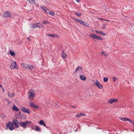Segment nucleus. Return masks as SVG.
<instances>
[{"label":"nucleus","instance_id":"obj_1","mask_svg":"<svg viewBox=\"0 0 134 134\" xmlns=\"http://www.w3.org/2000/svg\"><path fill=\"white\" fill-rule=\"evenodd\" d=\"M34 90L33 89H31L29 90L28 92V97L30 100H33L35 97V94L34 93Z\"/></svg>","mask_w":134,"mask_h":134},{"label":"nucleus","instance_id":"obj_2","mask_svg":"<svg viewBox=\"0 0 134 134\" xmlns=\"http://www.w3.org/2000/svg\"><path fill=\"white\" fill-rule=\"evenodd\" d=\"M30 27L31 28L35 29L37 27L38 28H41L42 27V25L40 24V23H34L31 24Z\"/></svg>","mask_w":134,"mask_h":134},{"label":"nucleus","instance_id":"obj_3","mask_svg":"<svg viewBox=\"0 0 134 134\" xmlns=\"http://www.w3.org/2000/svg\"><path fill=\"white\" fill-rule=\"evenodd\" d=\"M6 127L8 128L10 130H12L14 129L13 124L12 122H8L6 124Z\"/></svg>","mask_w":134,"mask_h":134},{"label":"nucleus","instance_id":"obj_4","mask_svg":"<svg viewBox=\"0 0 134 134\" xmlns=\"http://www.w3.org/2000/svg\"><path fill=\"white\" fill-rule=\"evenodd\" d=\"M90 36L92 38L99 40H102V38L101 37L98 36L93 34H91L90 35Z\"/></svg>","mask_w":134,"mask_h":134},{"label":"nucleus","instance_id":"obj_5","mask_svg":"<svg viewBox=\"0 0 134 134\" xmlns=\"http://www.w3.org/2000/svg\"><path fill=\"white\" fill-rule=\"evenodd\" d=\"M31 122H29L27 121H26L24 122H20L19 124L20 126L23 127L24 128H26V127L27 125L29 123H31Z\"/></svg>","mask_w":134,"mask_h":134},{"label":"nucleus","instance_id":"obj_6","mask_svg":"<svg viewBox=\"0 0 134 134\" xmlns=\"http://www.w3.org/2000/svg\"><path fill=\"white\" fill-rule=\"evenodd\" d=\"M94 84L98 88L100 89H102L103 88V86L100 84L97 80H96V82Z\"/></svg>","mask_w":134,"mask_h":134},{"label":"nucleus","instance_id":"obj_7","mask_svg":"<svg viewBox=\"0 0 134 134\" xmlns=\"http://www.w3.org/2000/svg\"><path fill=\"white\" fill-rule=\"evenodd\" d=\"M10 68L11 69H17L16 63V62H13L10 65Z\"/></svg>","mask_w":134,"mask_h":134},{"label":"nucleus","instance_id":"obj_8","mask_svg":"<svg viewBox=\"0 0 134 134\" xmlns=\"http://www.w3.org/2000/svg\"><path fill=\"white\" fill-rule=\"evenodd\" d=\"M13 122L14 125L16 127H19V123L18 120H17L13 119Z\"/></svg>","mask_w":134,"mask_h":134},{"label":"nucleus","instance_id":"obj_9","mask_svg":"<svg viewBox=\"0 0 134 134\" xmlns=\"http://www.w3.org/2000/svg\"><path fill=\"white\" fill-rule=\"evenodd\" d=\"M29 104L30 105L31 107H33L34 108H39V107L37 105L34 104V102H31Z\"/></svg>","mask_w":134,"mask_h":134},{"label":"nucleus","instance_id":"obj_10","mask_svg":"<svg viewBox=\"0 0 134 134\" xmlns=\"http://www.w3.org/2000/svg\"><path fill=\"white\" fill-rule=\"evenodd\" d=\"M5 18L9 17L11 15V13L7 11L4 13L3 14Z\"/></svg>","mask_w":134,"mask_h":134},{"label":"nucleus","instance_id":"obj_11","mask_svg":"<svg viewBox=\"0 0 134 134\" xmlns=\"http://www.w3.org/2000/svg\"><path fill=\"white\" fill-rule=\"evenodd\" d=\"M82 67L80 66H79L76 68L75 69V71L74 72H81L82 71Z\"/></svg>","mask_w":134,"mask_h":134},{"label":"nucleus","instance_id":"obj_12","mask_svg":"<svg viewBox=\"0 0 134 134\" xmlns=\"http://www.w3.org/2000/svg\"><path fill=\"white\" fill-rule=\"evenodd\" d=\"M21 110L22 111L25 113H26L29 114L30 112L29 110L27 109L26 108H21Z\"/></svg>","mask_w":134,"mask_h":134},{"label":"nucleus","instance_id":"obj_13","mask_svg":"<svg viewBox=\"0 0 134 134\" xmlns=\"http://www.w3.org/2000/svg\"><path fill=\"white\" fill-rule=\"evenodd\" d=\"M86 115L85 113H80L76 114V116L77 118H79L81 116H85Z\"/></svg>","mask_w":134,"mask_h":134},{"label":"nucleus","instance_id":"obj_14","mask_svg":"<svg viewBox=\"0 0 134 134\" xmlns=\"http://www.w3.org/2000/svg\"><path fill=\"white\" fill-rule=\"evenodd\" d=\"M38 124L40 125H43L46 127H47L44 121L43 120H41L40 121L38 122Z\"/></svg>","mask_w":134,"mask_h":134},{"label":"nucleus","instance_id":"obj_15","mask_svg":"<svg viewBox=\"0 0 134 134\" xmlns=\"http://www.w3.org/2000/svg\"><path fill=\"white\" fill-rule=\"evenodd\" d=\"M117 100L116 99H111L108 102V103H112L114 102H116Z\"/></svg>","mask_w":134,"mask_h":134},{"label":"nucleus","instance_id":"obj_16","mask_svg":"<svg viewBox=\"0 0 134 134\" xmlns=\"http://www.w3.org/2000/svg\"><path fill=\"white\" fill-rule=\"evenodd\" d=\"M62 57L64 58H66L67 57L66 53L64 52L63 51L62 52Z\"/></svg>","mask_w":134,"mask_h":134},{"label":"nucleus","instance_id":"obj_17","mask_svg":"<svg viewBox=\"0 0 134 134\" xmlns=\"http://www.w3.org/2000/svg\"><path fill=\"white\" fill-rule=\"evenodd\" d=\"M74 20L76 22L79 21L80 24H81L83 23H84V21L81 20H79L77 19H74Z\"/></svg>","mask_w":134,"mask_h":134},{"label":"nucleus","instance_id":"obj_18","mask_svg":"<svg viewBox=\"0 0 134 134\" xmlns=\"http://www.w3.org/2000/svg\"><path fill=\"white\" fill-rule=\"evenodd\" d=\"M80 78L81 80H86V77L85 76L82 75H80Z\"/></svg>","mask_w":134,"mask_h":134},{"label":"nucleus","instance_id":"obj_19","mask_svg":"<svg viewBox=\"0 0 134 134\" xmlns=\"http://www.w3.org/2000/svg\"><path fill=\"white\" fill-rule=\"evenodd\" d=\"M101 53L103 55H104L105 57H108V53H106L104 52H101Z\"/></svg>","mask_w":134,"mask_h":134},{"label":"nucleus","instance_id":"obj_20","mask_svg":"<svg viewBox=\"0 0 134 134\" xmlns=\"http://www.w3.org/2000/svg\"><path fill=\"white\" fill-rule=\"evenodd\" d=\"M10 53L11 55L13 57L15 55V53L14 52L12 51H10Z\"/></svg>","mask_w":134,"mask_h":134},{"label":"nucleus","instance_id":"obj_21","mask_svg":"<svg viewBox=\"0 0 134 134\" xmlns=\"http://www.w3.org/2000/svg\"><path fill=\"white\" fill-rule=\"evenodd\" d=\"M119 119L121 120H123L124 121H127L128 118H126L120 117Z\"/></svg>","mask_w":134,"mask_h":134},{"label":"nucleus","instance_id":"obj_22","mask_svg":"<svg viewBox=\"0 0 134 134\" xmlns=\"http://www.w3.org/2000/svg\"><path fill=\"white\" fill-rule=\"evenodd\" d=\"M13 109L14 110L17 111H18L19 110V109L16 106H14L13 107Z\"/></svg>","mask_w":134,"mask_h":134},{"label":"nucleus","instance_id":"obj_23","mask_svg":"<svg viewBox=\"0 0 134 134\" xmlns=\"http://www.w3.org/2000/svg\"><path fill=\"white\" fill-rule=\"evenodd\" d=\"M36 129H35V131H39L40 130V127L38 126H36Z\"/></svg>","mask_w":134,"mask_h":134},{"label":"nucleus","instance_id":"obj_24","mask_svg":"<svg viewBox=\"0 0 134 134\" xmlns=\"http://www.w3.org/2000/svg\"><path fill=\"white\" fill-rule=\"evenodd\" d=\"M41 8L44 10L45 12L46 10V9L47 8L46 7H45L44 6H41Z\"/></svg>","mask_w":134,"mask_h":134},{"label":"nucleus","instance_id":"obj_25","mask_svg":"<svg viewBox=\"0 0 134 134\" xmlns=\"http://www.w3.org/2000/svg\"><path fill=\"white\" fill-rule=\"evenodd\" d=\"M48 36H51L53 37H54L57 36V35L53 34H50L48 35Z\"/></svg>","mask_w":134,"mask_h":134},{"label":"nucleus","instance_id":"obj_26","mask_svg":"<svg viewBox=\"0 0 134 134\" xmlns=\"http://www.w3.org/2000/svg\"><path fill=\"white\" fill-rule=\"evenodd\" d=\"M9 92H8V95L9 97H12L14 96V93H13V94H11L10 93H9Z\"/></svg>","mask_w":134,"mask_h":134},{"label":"nucleus","instance_id":"obj_27","mask_svg":"<svg viewBox=\"0 0 134 134\" xmlns=\"http://www.w3.org/2000/svg\"><path fill=\"white\" fill-rule=\"evenodd\" d=\"M74 14L77 16H79L81 14V13L79 12H76Z\"/></svg>","mask_w":134,"mask_h":134},{"label":"nucleus","instance_id":"obj_28","mask_svg":"<svg viewBox=\"0 0 134 134\" xmlns=\"http://www.w3.org/2000/svg\"><path fill=\"white\" fill-rule=\"evenodd\" d=\"M34 68V66L32 65H30L29 66L28 69H29L30 70H31Z\"/></svg>","mask_w":134,"mask_h":134},{"label":"nucleus","instance_id":"obj_29","mask_svg":"<svg viewBox=\"0 0 134 134\" xmlns=\"http://www.w3.org/2000/svg\"><path fill=\"white\" fill-rule=\"evenodd\" d=\"M49 14L53 16H54L55 15V14L54 12H52L51 11Z\"/></svg>","mask_w":134,"mask_h":134},{"label":"nucleus","instance_id":"obj_30","mask_svg":"<svg viewBox=\"0 0 134 134\" xmlns=\"http://www.w3.org/2000/svg\"><path fill=\"white\" fill-rule=\"evenodd\" d=\"M117 80V79L116 77H113V81L114 82H115Z\"/></svg>","mask_w":134,"mask_h":134},{"label":"nucleus","instance_id":"obj_31","mask_svg":"<svg viewBox=\"0 0 134 134\" xmlns=\"http://www.w3.org/2000/svg\"><path fill=\"white\" fill-rule=\"evenodd\" d=\"M51 11L49 10L47 8L45 12H46L47 13L49 14Z\"/></svg>","mask_w":134,"mask_h":134},{"label":"nucleus","instance_id":"obj_32","mask_svg":"<svg viewBox=\"0 0 134 134\" xmlns=\"http://www.w3.org/2000/svg\"><path fill=\"white\" fill-rule=\"evenodd\" d=\"M42 23L44 25H46L48 23V22L46 21H44L42 22Z\"/></svg>","mask_w":134,"mask_h":134},{"label":"nucleus","instance_id":"obj_33","mask_svg":"<svg viewBox=\"0 0 134 134\" xmlns=\"http://www.w3.org/2000/svg\"><path fill=\"white\" fill-rule=\"evenodd\" d=\"M108 80V78L107 77H104L103 79V81L104 82H107Z\"/></svg>","mask_w":134,"mask_h":134},{"label":"nucleus","instance_id":"obj_34","mask_svg":"<svg viewBox=\"0 0 134 134\" xmlns=\"http://www.w3.org/2000/svg\"><path fill=\"white\" fill-rule=\"evenodd\" d=\"M1 117L2 118H5V115L3 114H2L1 115Z\"/></svg>","mask_w":134,"mask_h":134},{"label":"nucleus","instance_id":"obj_35","mask_svg":"<svg viewBox=\"0 0 134 134\" xmlns=\"http://www.w3.org/2000/svg\"><path fill=\"white\" fill-rule=\"evenodd\" d=\"M29 65L27 64H25L24 68L26 69H28Z\"/></svg>","mask_w":134,"mask_h":134},{"label":"nucleus","instance_id":"obj_36","mask_svg":"<svg viewBox=\"0 0 134 134\" xmlns=\"http://www.w3.org/2000/svg\"><path fill=\"white\" fill-rule=\"evenodd\" d=\"M100 33L101 34H102V35H103L106 36V34L104 32H103V31H101V32H100Z\"/></svg>","mask_w":134,"mask_h":134},{"label":"nucleus","instance_id":"obj_37","mask_svg":"<svg viewBox=\"0 0 134 134\" xmlns=\"http://www.w3.org/2000/svg\"><path fill=\"white\" fill-rule=\"evenodd\" d=\"M127 121H129L130 122H131L132 124V123H133V121L131 120L130 119H127Z\"/></svg>","mask_w":134,"mask_h":134},{"label":"nucleus","instance_id":"obj_38","mask_svg":"<svg viewBox=\"0 0 134 134\" xmlns=\"http://www.w3.org/2000/svg\"><path fill=\"white\" fill-rule=\"evenodd\" d=\"M84 25L86 26H89V24L86 22L85 23V24H84Z\"/></svg>","mask_w":134,"mask_h":134},{"label":"nucleus","instance_id":"obj_39","mask_svg":"<svg viewBox=\"0 0 134 134\" xmlns=\"http://www.w3.org/2000/svg\"><path fill=\"white\" fill-rule=\"evenodd\" d=\"M21 66L22 68H24L25 64H24V63H22L21 64Z\"/></svg>","mask_w":134,"mask_h":134},{"label":"nucleus","instance_id":"obj_40","mask_svg":"<svg viewBox=\"0 0 134 134\" xmlns=\"http://www.w3.org/2000/svg\"><path fill=\"white\" fill-rule=\"evenodd\" d=\"M95 31L96 32H97L98 33H100V32L101 31H97V30H96Z\"/></svg>","mask_w":134,"mask_h":134},{"label":"nucleus","instance_id":"obj_41","mask_svg":"<svg viewBox=\"0 0 134 134\" xmlns=\"http://www.w3.org/2000/svg\"><path fill=\"white\" fill-rule=\"evenodd\" d=\"M2 91L3 92H5L3 88H2Z\"/></svg>","mask_w":134,"mask_h":134},{"label":"nucleus","instance_id":"obj_42","mask_svg":"<svg viewBox=\"0 0 134 134\" xmlns=\"http://www.w3.org/2000/svg\"><path fill=\"white\" fill-rule=\"evenodd\" d=\"M103 20L105 21H108V22H109L110 21L109 20H107L105 19H103Z\"/></svg>","mask_w":134,"mask_h":134},{"label":"nucleus","instance_id":"obj_43","mask_svg":"<svg viewBox=\"0 0 134 134\" xmlns=\"http://www.w3.org/2000/svg\"><path fill=\"white\" fill-rule=\"evenodd\" d=\"M27 38L29 41H30L31 40V38L29 37H28Z\"/></svg>","mask_w":134,"mask_h":134},{"label":"nucleus","instance_id":"obj_44","mask_svg":"<svg viewBox=\"0 0 134 134\" xmlns=\"http://www.w3.org/2000/svg\"><path fill=\"white\" fill-rule=\"evenodd\" d=\"M102 28H103V29H105V25H103V26L102 27Z\"/></svg>","mask_w":134,"mask_h":134},{"label":"nucleus","instance_id":"obj_45","mask_svg":"<svg viewBox=\"0 0 134 134\" xmlns=\"http://www.w3.org/2000/svg\"><path fill=\"white\" fill-rule=\"evenodd\" d=\"M71 107L73 108H76V107L75 106H71Z\"/></svg>","mask_w":134,"mask_h":134},{"label":"nucleus","instance_id":"obj_46","mask_svg":"<svg viewBox=\"0 0 134 134\" xmlns=\"http://www.w3.org/2000/svg\"><path fill=\"white\" fill-rule=\"evenodd\" d=\"M85 21H84V23H83L82 24L83 25H84V24H85Z\"/></svg>","mask_w":134,"mask_h":134},{"label":"nucleus","instance_id":"obj_47","mask_svg":"<svg viewBox=\"0 0 134 134\" xmlns=\"http://www.w3.org/2000/svg\"><path fill=\"white\" fill-rule=\"evenodd\" d=\"M99 19L101 20H103L104 19H102V18H99Z\"/></svg>","mask_w":134,"mask_h":134},{"label":"nucleus","instance_id":"obj_48","mask_svg":"<svg viewBox=\"0 0 134 134\" xmlns=\"http://www.w3.org/2000/svg\"><path fill=\"white\" fill-rule=\"evenodd\" d=\"M0 87H1L2 88H3L2 87V85H0Z\"/></svg>","mask_w":134,"mask_h":134},{"label":"nucleus","instance_id":"obj_49","mask_svg":"<svg viewBox=\"0 0 134 134\" xmlns=\"http://www.w3.org/2000/svg\"><path fill=\"white\" fill-rule=\"evenodd\" d=\"M132 124L134 125V122H133V123H132Z\"/></svg>","mask_w":134,"mask_h":134},{"label":"nucleus","instance_id":"obj_50","mask_svg":"<svg viewBox=\"0 0 134 134\" xmlns=\"http://www.w3.org/2000/svg\"><path fill=\"white\" fill-rule=\"evenodd\" d=\"M57 36V37H59V36H58L57 35V36Z\"/></svg>","mask_w":134,"mask_h":134},{"label":"nucleus","instance_id":"obj_51","mask_svg":"<svg viewBox=\"0 0 134 134\" xmlns=\"http://www.w3.org/2000/svg\"><path fill=\"white\" fill-rule=\"evenodd\" d=\"M133 113L134 114V111H133Z\"/></svg>","mask_w":134,"mask_h":134}]
</instances>
